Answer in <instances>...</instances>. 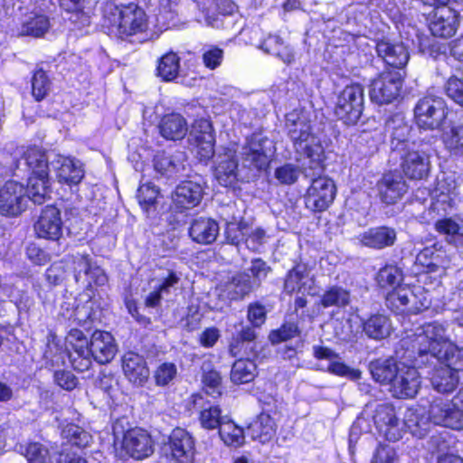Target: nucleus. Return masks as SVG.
<instances>
[{
  "label": "nucleus",
  "instance_id": "18",
  "mask_svg": "<svg viewBox=\"0 0 463 463\" xmlns=\"http://www.w3.org/2000/svg\"><path fill=\"white\" fill-rule=\"evenodd\" d=\"M171 456L177 463H194L195 443L192 435L182 428L175 429L169 437Z\"/></svg>",
  "mask_w": 463,
  "mask_h": 463
},
{
  "label": "nucleus",
  "instance_id": "27",
  "mask_svg": "<svg viewBox=\"0 0 463 463\" xmlns=\"http://www.w3.org/2000/svg\"><path fill=\"white\" fill-rule=\"evenodd\" d=\"M186 156L182 151H175L173 154L159 152L154 157V168L156 173L163 176L173 177L184 174L185 170Z\"/></svg>",
  "mask_w": 463,
  "mask_h": 463
},
{
  "label": "nucleus",
  "instance_id": "14",
  "mask_svg": "<svg viewBox=\"0 0 463 463\" xmlns=\"http://www.w3.org/2000/svg\"><path fill=\"white\" fill-rule=\"evenodd\" d=\"M28 197L24 186L15 181H8L0 190V212L16 216L26 207Z\"/></svg>",
  "mask_w": 463,
  "mask_h": 463
},
{
  "label": "nucleus",
  "instance_id": "53",
  "mask_svg": "<svg viewBox=\"0 0 463 463\" xmlns=\"http://www.w3.org/2000/svg\"><path fill=\"white\" fill-rule=\"evenodd\" d=\"M62 436L67 439L71 445L78 448L87 447L91 440V436L89 432L74 424L67 425L62 430Z\"/></svg>",
  "mask_w": 463,
  "mask_h": 463
},
{
  "label": "nucleus",
  "instance_id": "50",
  "mask_svg": "<svg viewBox=\"0 0 463 463\" xmlns=\"http://www.w3.org/2000/svg\"><path fill=\"white\" fill-rule=\"evenodd\" d=\"M411 296V288L399 287L386 296L387 307L396 313H406L408 297Z\"/></svg>",
  "mask_w": 463,
  "mask_h": 463
},
{
  "label": "nucleus",
  "instance_id": "48",
  "mask_svg": "<svg viewBox=\"0 0 463 463\" xmlns=\"http://www.w3.org/2000/svg\"><path fill=\"white\" fill-rule=\"evenodd\" d=\"M249 225L241 216H232L227 222L225 229V238L228 243L239 245L247 234Z\"/></svg>",
  "mask_w": 463,
  "mask_h": 463
},
{
  "label": "nucleus",
  "instance_id": "51",
  "mask_svg": "<svg viewBox=\"0 0 463 463\" xmlns=\"http://www.w3.org/2000/svg\"><path fill=\"white\" fill-rule=\"evenodd\" d=\"M50 28L49 19L45 15H35L30 17L22 25L21 35L33 37L43 36Z\"/></svg>",
  "mask_w": 463,
  "mask_h": 463
},
{
  "label": "nucleus",
  "instance_id": "11",
  "mask_svg": "<svg viewBox=\"0 0 463 463\" xmlns=\"http://www.w3.org/2000/svg\"><path fill=\"white\" fill-rule=\"evenodd\" d=\"M238 167L236 150L221 147L214 159V176L218 183L225 187L233 186L238 181Z\"/></svg>",
  "mask_w": 463,
  "mask_h": 463
},
{
  "label": "nucleus",
  "instance_id": "64",
  "mask_svg": "<svg viewBox=\"0 0 463 463\" xmlns=\"http://www.w3.org/2000/svg\"><path fill=\"white\" fill-rule=\"evenodd\" d=\"M446 93L456 103L463 107V81L451 77L446 84Z\"/></svg>",
  "mask_w": 463,
  "mask_h": 463
},
{
  "label": "nucleus",
  "instance_id": "5",
  "mask_svg": "<svg viewBox=\"0 0 463 463\" xmlns=\"http://www.w3.org/2000/svg\"><path fill=\"white\" fill-rule=\"evenodd\" d=\"M364 109V89L360 84L346 86L338 95L335 114L346 125H354Z\"/></svg>",
  "mask_w": 463,
  "mask_h": 463
},
{
  "label": "nucleus",
  "instance_id": "12",
  "mask_svg": "<svg viewBox=\"0 0 463 463\" xmlns=\"http://www.w3.org/2000/svg\"><path fill=\"white\" fill-rule=\"evenodd\" d=\"M429 417L436 425L453 430L463 429V411L449 400L434 399L430 406Z\"/></svg>",
  "mask_w": 463,
  "mask_h": 463
},
{
  "label": "nucleus",
  "instance_id": "32",
  "mask_svg": "<svg viewBox=\"0 0 463 463\" xmlns=\"http://www.w3.org/2000/svg\"><path fill=\"white\" fill-rule=\"evenodd\" d=\"M368 368L375 382L391 385L401 368V364L392 357L379 358L371 361Z\"/></svg>",
  "mask_w": 463,
  "mask_h": 463
},
{
  "label": "nucleus",
  "instance_id": "60",
  "mask_svg": "<svg viewBox=\"0 0 463 463\" xmlns=\"http://www.w3.org/2000/svg\"><path fill=\"white\" fill-rule=\"evenodd\" d=\"M404 424L413 436L420 439L427 435L430 426L427 419H425L423 416L420 418L416 414H411L405 420Z\"/></svg>",
  "mask_w": 463,
  "mask_h": 463
},
{
  "label": "nucleus",
  "instance_id": "9",
  "mask_svg": "<svg viewBox=\"0 0 463 463\" xmlns=\"http://www.w3.org/2000/svg\"><path fill=\"white\" fill-rule=\"evenodd\" d=\"M373 422L378 431L389 441H397L402 438L401 422L394 408L389 403L372 405Z\"/></svg>",
  "mask_w": 463,
  "mask_h": 463
},
{
  "label": "nucleus",
  "instance_id": "34",
  "mask_svg": "<svg viewBox=\"0 0 463 463\" xmlns=\"http://www.w3.org/2000/svg\"><path fill=\"white\" fill-rule=\"evenodd\" d=\"M53 153L47 155L41 148L31 146L24 153L22 160L32 170L31 175L44 176V174L49 173L51 169L50 162L53 158Z\"/></svg>",
  "mask_w": 463,
  "mask_h": 463
},
{
  "label": "nucleus",
  "instance_id": "39",
  "mask_svg": "<svg viewBox=\"0 0 463 463\" xmlns=\"http://www.w3.org/2000/svg\"><path fill=\"white\" fill-rule=\"evenodd\" d=\"M458 383V371L449 367H439L431 376L433 388L442 393L452 392Z\"/></svg>",
  "mask_w": 463,
  "mask_h": 463
},
{
  "label": "nucleus",
  "instance_id": "19",
  "mask_svg": "<svg viewBox=\"0 0 463 463\" xmlns=\"http://www.w3.org/2000/svg\"><path fill=\"white\" fill-rule=\"evenodd\" d=\"M381 201L386 204H393L407 192V184L398 172L384 174L376 184Z\"/></svg>",
  "mask_w": 463,
  "mask_h": 463
},
{
  "label": "nucleus",
  "instance_id": "33",
  "mask_svg": "<svg viewBox=\"0 0 463 463\" xmlns=\"http://www.w3.org/2000/svg\"><path fill=\"white\" fill-rule=\"evenodd\" d=\"M158 128L161 136L168 140H180L185 137L188 130L185 118L177 113L164 116Z\"/></svg>",
  "mask_w": 463,
  "mask_h": 463
},
{
  "label": "nucleus",
  "instance_id": "57",
  "mask_svg": "<svg viewBox=\"0 0 463 463\" xmlns=\"http://www.w3.org/2000/svg\"><path fill=\"white\" fill-rule=\"evenodd\" d=\"M430 208L438 213H446L453 206V198L450 192H445L441 187H437L431 195Z\"/></svg>",
  "mask_w": 463,
  "mask_h": 463
},
{
  "label": "nucleus",
  "instance_id": "42",
  "mask_svg": "<svg viewBox=\"0 0 463 463\" xmlns=\"http://www.w3.org/2000/svg\"><path fill=\"white\" fill-rule=\"evenodd\" d=\"M257 375V365L250 358H240L232 367L231 381L235 384L251 382Z\"/></svg>",
  "mask_w": 463,
  "mask_h": 463
},
{
  "label": "nucleus",
  "instance_id": "41",
  "mask_svg": "<svg viewBox=\"0 0 463 463\" xmlns=\"http://www.w3.org/2000/svg\"><path fill=\"white\" fill-rule=\"evenodd\" d=\"M436 231L446 236V241L454 245L462 241L463 238V219L462 218H443L435 223Z\"/></svg>",
  "mask_w": 463,
  "mask_h": 463
},
{
  "label": "nucleus",
  "instance_id": "25",
  "mask_svg": "<svg viewBox=\"0 0 463 463\" xmlns=\"http://www.w3.org/2000/svg\"><path fill=\"white\" fill-rule=\"evenodd\" d=\"M203 194V189L200 182L187 180L176 186L172 198L176 208L184 210L198 205Z\"/></svg>",
  "mask_w": 463,
  "mask_h": 463
},
{
  "label": "nucleus",
  "instance_id": "31",
  "mask_svg": "<svg viewBox=\"0 0 463 463\" xmlns=\"http://www.w3.org/2000/svg\"><path fill=\"white\" fill-rule=\"evenodd\" d=\"M358 241L363 246L380 250L394 244L396 232L385 226L373 228L361 233Z\"/></svg>",
  "mask_w": 463,
  "mask_h": 463
},
{
  "label": "nucleus",
  "instance_id": "43",
  "mask_svg": "<svg viewBox=\"0 0 463 463\" xmlns=\"http://www.w3.org/2000/svg\"><path fill=\"white\" fill-rule=\"evenodd\" d=\"M350 303V290L338 285L329 287L320 297V304L325 308L331 307L344 308Z\"/></svg>",
  "mask_w": 463,
  "mask_h": 463
},
{
  "label": "nucleus",
  "instance_id": "56",
  "mask_svg": "<svg viewBox=\"0 0 463 463\" xmlns=\"http://www.w3.org/2000/svg\"><path fill=\"white\" fill-rule=\"evenodd\" d=\"M444 143L450 153L456 156L463 155V126H454L445 135Z\"/></svg>",
  "mask_w": 463,
  "mask_h": 463
},
{
  "label": "nucleus",
  "instance_id": "36",
  "mask_svg": "<svg viewBox=\"0 0 463 463\" xmlns=\"http://www.w3.org/2000/svg\"><path fill=\"white\" fill-rule=\"evenodd\" d=\"M25 191L29 200L37 204L43 203L51 194L49 173L44 174V176L31 175Z\"/></svg>",
  "mask_w": 463,
  "mask_h": 463
},
{
  "label": "nucleus",
  "instance_id": "40",
  "mask_svg": "<svg viewBox=\"0 0 463 463\" xmlns=\"http://www.w3.org/2000/svg\"><path fill=\"white\" fill-rule=\"evenodd\" d=\"M202 383L205 392L215 398L222 395V379L220 373L213 367L210 361H204L202 364Z\"/></svg>",
  "mask_w": 463,
  "mask_h": 463
},
{
  "label": "nucleus",
  "instance_id": "24",
  "mask_svg": "<svg viewBox=\"0 0 463 463\" xmlns=\"http://www.w3.org/2000/svg\"><path fill=\"white\" fill-rule=\"evenodd\" d=\"M122 369L127 379L136 386H143L149 379L146 361L137 353L128 352L123 355Z\"/></svg>",
  "mask_w": 463,
  "mask_h": 463
},
{
  "label": "nucleus",
  "instance_id": "10",
  "mask_svg": "<svg viewBox=\"0 0 463 463\" xmlns=\"http://www.w3.org/2000/svg\"><path fill=\"white\" fill-rule=\"evenodd\" d=\"M120 445L126 455L137 460L148 458L155 450L150 434L138 428L128 430L124 433Z\"/></svg>",
  "mask_w": 463,
  "mask_h": 463
},
{
  "label": "nucleus",
  "instance_id": "3",
  "mask_svg": "<svg viewBox=\"0 0 463 463\" xmlns=\"http://www.w3.org/2000/svg\"><path fill=\"white\" fill-rule=\"evenodd\" d=\"M414 118L420 128L439 129L447 118L444 100L433 95L424 96L418 100L414 108Z\"/></svg>",
  "mask_w": 463,
  "mask_h": 463
},
{
  "label": "nucleus",
  "instance_id": "6",
  "mask_svg": "<svg viewBox=\"0 0 463 463\" xmlns=\"http://www.w3.org/2000/svg\"><path fill=\"white\" fill-rule=\"evenodd\" d=\"M275 152L271 139L261 134H252L242 147V163L249 168L265 169Z\"/></svg>",
  "mask_w": 463,
  "mask_h": 463
},
{
  "label": "nucleus",
  "instance_id": "23",
  "mask_svg": "<svg viewBox=\"0 0 463 463\" xmlns=\"http://www.w3.org/2000/svg\"><path fill=\"white\" fill-rule=\"evenodd\" d=\"M89 350L99 364L109 363L117 353V345L112 335L107 331L96 330L89 341Z\"/></svg>",
  "mask_w": 463,
  "mask_h": 463
},
{
  "label": "nucleus",
  "instance_id": "44",
  "mask_svg": "<svg viewBox=\"0 0 463 463\" xmlns=\"http://www.w3.org/2000/svg\"><path fill=\"white\" fill-rule=\"evenodd\" d=\"M256 287L247 272H241L234 275L227 283L226 288L231 299H241L249 295Z\"/></svg>",
  "mask_w": 463,
  "mask_h": 463
},
{
  "label": "nucleus",
  "instance_id": "37",
  "mask_svg": "<svg viewBox=\"0 0 463 463\" xmlns=\"http://www.w3.org/2000/svg\"><path fill=\"white\" fill-rule=\"evenodd\" d=\"M431 356L441 364H444V367H449L455 371L463 369V350L458 348L451 341L433 353Z\"/></svg>",
  "mask_w": 463,
  "mask_h": 463
},
{
  "label": "nucleus",
  "instance_id": "55",
  "mask_svg": "<svg viewBox=\"0 0 463 463\" xmlns=\"http://www.w3.org/2000/svg\"><path fill=\"white\" fill-rule=\"evenodd\" d=\"M427 294L421 287L411 288V296L408 297L406 313L417 314L427 309L430 306Z\"/></svg>",
  "mask_w": 463,
  "mask_h": 463
},
{
  "label": "nucleus",
  "instance_id": "13",
  "mask_svg": "<svg viewBox=\"0 0 463 463\" xmlns=\"http://www.w3.org/2000/svg\"><path fill=\"white\" fill-rule=\"evenodd\" d=\"M66 341L72 349L69 354V358L74 370L88 371L92 364L93 356L89 350V340L83 332L76 328L71 329Z\"/></svg>",
  "mask_w": 463,
  "mask_h": 463
},
{
  "label": "nucleus",
  "instance_id": "16",
  "mask_svg": "<svg viewBox=\"0 0 463 463\" xmlns=\"http://www.w3.org/2000/svg\"><path fill=\"white\" fill-rule=\"evenodd\" d=\"M420 387V374L415 367L401 364V368L390 385V392L396 398H413Z\"/></svg>",
  "mask_w": 463,
  "mask_h": 463
},
{
  "label": "nucleus",
  "instance_id": "21",
  "mask_svg": "<svg viewBox=\"0 0 463 463\" xmlns=\"http://www.w3.org/2000/svg\"><path fill=\"white\" fill-rule=\"evenodd\" d=\"M50 165L60 183L78 184L84 176L82 164L79 160L55 154Z\"/></svg>",
  "mask_w": 463,
  "mask_h": 463
},
{
  "label": "nucleus",
  "instance_id": "59",
  "mask_svg": "<svg viewBox=\"0 0 463 463\" xmlns=\"http://www.w3.org/2000/svg\"><path fill=\"white\" fill-rule=\"evenodd\" d=\"M177 369L173 363L161 364L154 373V378L157 386L168 385L176 376Z\"/></svg>",
  "mask_w": 463,
  "mask_h": 463
},
{
  "label": "nucleus",
  "instance_id": "47",
  "mask_svg": "<svg viewBox=\"0 0 463 463\" xmlns=\"http://www.w3.org/2000/svg\"><path fill=\"white\" fill-rule=\"evenodd\" d=\"M403 280V274L400 268L394 265H386L382 268L376 276L378 285L383 288L400 287Z\"/></svg>",
  "mask_w": 463,
  "mask_h": 463
},
{
  "label": "nucleus",
  "instance_id": "29",
  "mask_svg": "<svg viewBox=\"0 0 463 463\" xmlns=\"http://www.w3.org/2000/svg\"><path fill=\"white\" fill-rule=\"evenodd\" d=\"M312 284L313 280L310 278L307 267L299 263L287 273L284 279V291L290 295L295 292L303 295L310 294Z\"/></svg>",
  "mask_w": 463,
  "mask_h": 463
},
{
  "label": "nucleus",
  "instance_id": "1",
  "mask_svg": "<svg viewBox=\"0 0 463 463\" xmlns=\"http://www.w3.org/2000/svg\"><path fill=\"white\" fill-rule=\"evenodd\" d=\"M288 136L299 156L309 159V165L303 167V174L311 179L305 202L313 212H323L333 203L336 187L332 179L321 175L324 171V148L320 139L313 133L307 116L292 111L286 116Z\"/></svg>",
  "mask_w": 463,
  "mask_h": 463
},
{
  "label": "nucleus",
  "instance_id": "58",
  "mask_svg": "<svg viewBox=\"0 0 463 463\" xmlns=\"http://www.w3.org/2000/svg\"><path fill=\"white\" fill-rule=\"evenodd\" d=\"M299 334L300 330L296 323L286 322L279 329L273 330L269 334V338L270 342L275 345L296 337L299 335Z\"/></svg>",
  "mask_w": 463,
  "mask_h": 463
},
{
  "label": "nucleus",
  "instance_id": "30",
  "mask_svg": "<svg viewBox=\"0 0 463 463\" xmlns=\"http://www.w3.org/2000/svg\"><path fill=\"white\" fill-rule=\"evenodd\" d=\"M219 231V224L214 219L199 217L191 222L189 236L199 244L208 245L216 241Z\"/></svg>",
  "mask_w": 463,
  "mask_h": 463
},
{
  "label": "nucleus",
  "instance_id": "28",
  "mask_svg": "<svg viewBox=\"0 0 463 463\" xmlns=\"http://www.w3.org/2000/svg\"><path fill=\"white\" fill-rule=\"evenodd\" d=\"M192 399L194 408L200 409L201 426L206 430L220 429L227 420L226 416H222L220 407L210 402H205L201 394H194Z\"/></svg>",
  "mask_w": 463,
  "mask_h": 463
},
{
  "label": "nucleus",
  "instance_id": "38",
  "mask_svg": "<svg viewBox=\"0 0 463 463\" xmlns=\"http://www.w3.org/2000/svg\"><path fill=\"white\" fill-rule=\"evenodd\" d=\"M363 326L364 334L375 340L386 338L392 331L390 319L382 314L371 316L364 322Z\"/></svg>",
  "mask_w": 463,
  "mask_h": 463
},
{
  "label": "nucleus",
  "instance_id": "8",
  "mask_svg": "<svg viewBox=\"0 0 463 463\" xmlns=\"http://www.w3.org/2000/svg\"><path fill=\"white\" fill-rule=\"evenodd\" d=\"M401 167L405 176L411 180L425 179L430 171V154L415 141L411 146L400 152Z\"/></svg>",
  "mask_w": 463,
  "mask_h": 463
},
{
  "label": "nucleus",
  "instance_id": "63",
  "mask_svg": "<svg viewBox=\"0 0 463 463\" xmlns=\"http://www.w3.org/2000/svg\"><path fill=\"white\" fill-rule=\"evenodd\" d=\"M194 139L196 144L214 145L215 137L212 124L205 119L200 120L194 127Z\"/></svg>",
  "mask_w": 463,
  "mask_h": 463
},
{
  "label": "nucleus",
  "instance_id": "26",
  "mask_svg": "<svg viewBox=\"0 0 463 463\" xmlns=\"http://www.w3.org/2000/svg\"><path fill=\"white\" fill-rule=\"evenodd\" d=\"M375 49L377 55L393 68L402 70L409 61V52L402 43L382 40L377 43Z\"/></svg>",
  "mask_w": 463,
  "mask_h": 463
},
{
  "label": "nucleus",
  "instance_id": "46",
  "mask_svg": "<svg viewBox=\"0 0 463 463\" xmlns=\"http://www.w3.org/2000/svg\"><path fill=\"white\" fill-rule=\"evenodd\" d=\"M372 404H367L361 414L356 418L350 430V446L353 451V442L361 433H370L373 430Z\"/></svg>",
  "mask_w": 463,
  "mask_h": 463
},
{
  "label": "nucleus",
  "instance_id": "22",
  "mask_svg": "<svg viewBox=\"0 0 463 463\" xmlns=\"http://www.w3.org/2000/svg\"><path fill=\"white\" fill-rule=\"evenodd\" d=\"M62 222L61 220L60 211L52 206L48 205L34 224V230L38 237L47 240L58 241L61 236Z\"/></svg>",
  "mask_w": 463,
  "mask_h": 463
},
{
  "label": "nucleus",
  "instance_id": "62",
  "mask_svg": "<svg viewBox=\"0 0 463 463\" xmlns=\"http://www.w3.org/2000/svg\"><path fill=\"white\" fill-rule=\"evenodd\" d=\"M159 194L157 187L151 183L141 184L137 190V197L140 205L146 210L153 205Z\"/></svg>",
  "mask_w": 463,
  "mask_h": 463
},
{
  "label": "nucleus",
  "instance_id": "52",
  "mask_svg": "<svg viewBox=\"0 0 463 463\" xmlns=\"http://www.w3.org/2000/svg\"><path fill=\"white\" fill-rule=\"evenodd\" d=\"M302 172L299 165L285 163L275 169L274 177L279 184L291 185L298 181Z\"/></svg>",
  "mask_w": 463,
  "mask_h": 463
},
{
  "label": "nucleus",
  "instance_id": "4",
  "mask_svg": "<svg viewBox=\"0 0 463 463\" xmlns=\"http://www.w3.org/2000/svg\"><path fill=\"white\" fill-rule=\"evenodd\" d=\"M404 77V71H383L371 82L369 90L371 100L377 104L392 103L400 96Z\"/></svg>",
  "mask_w": 463,
  "mask_h": 463
},
{
  "label": "nucleus",
  "instance_id": "49",
  "mask_svg": "<svg viewBox=\"0 0 463 463\" xmlns=\"http://www.w3.org/2000/svg\"><path fill=\"white\" fill-rule=\"evenodd\" d=\"M219 435L227 446L237 448L244 443L243 430L229 420L219 429Z\"/></svg>",
  "mask_w": 463,
  "mask_h": 463
},
{
  "label": "nucleus",
  "instance_id": "17",
  "mask_svg": "<svg viewBox=\"0 0 463 463\" xmlns=\"http://www.w3.org/2000/svg\"><path fill=\"white\" fill-rule=\"evenodd\" d=\"M450 342L447 328L443 324L432 322L422 326V334L419 335V354L430 355Z\"/></svg>",
  "mask_w": 463,
  "mask_h": 463
},
{
  "label": "nucleus",
  "instance_id": "7",
  "mask_svg": "<svg viewBox=\"0 0 463 463\" xmlns=\"http://www.w3.org/2000/svg\"><path fill=\"white\" fill-rule=\"evenodd\" d=\"M74 279L82 283L86 288L92 285L104 286L108 282V276L92 258L87 253L77 252L69 257Z\"/></svg>",
  "mask_w": 463,
  "mask_h": 463
},
{
  "label": "nucleus",
  "instance_id": "35",
  "mask_svg": "<svg viewBox=\"0 0 463 463\" xmlns=\"http://www.w3.org/2000/svg\"><path fill=\"white\" fill-rule=\"evenodd\" d=\"M247 430L252 439L266 443L275 436L277 424L271 415L260 413Z\"/></svg>",
  "mask_w": 463,
  "mask_h": 463
},
{
  "label": "nucleus",
  "instance_id": "54",
  "mask_svg": "<svg viewBox=\"0 0 463 463\" xmlns=\"http://www.w3.org/2000/svg\"><path fill=\"white\" fill-rule=\"evenodd\" d=\"M51 90V81L43 69L37 70L32 78V94L37 101L43 100Z\"/></svg>",
  "mask_w": 463,
  "mask_h": 463
},
{
  "label": "nucleus",
  "instance_id": "20",
  "mask_svg": "<svg viewBox=\"0 0 463 463\" xmlns=\"http://www.w3.org/2000/svg\"><path fill=\"white\" fill-rule=\"evenodd\" d=\"M387 132L390 133L391 148L393 151L402 152L411 146V132L412 126L402 114L392 116L385 125Z\"/></svg>",
  "mask_w": 463,
  "mask_h": 463
},
{
  "label": "nucleus",
  "instance_id": "45",
  "mask_svg": "<svg viewBox=\"0 0 463 463\" xmlns=\"http://www.w3.org/2000/svg\"><path fill=\"white\" fill-rule=\"evenodd\" d=\"M180 71V57L174 52L163 55L156 67V75L164 81H172L177 78Z\"/></svg>",
  "mask_w": 463,
  "mask_h": 463
},
{
  "label": "nucleus",
  "instance_id": "15",
  "mask_svg": "<svg viewBox=\"0 0 463 463\" xmlns=\"http://www.w3.org/2000/svg\"><path fill=\"white\" fill-rule=\"evenodd\" d=\"M458 14L447 4L434 6L430 30L434 36L449 38L456 33L458 26Z\"/></svg>",
  "mask_w": 463,
  "mask_h": 463
},
{
  "label": "nucleus",
  "instance_id": "61",
  "mask_svg": "<svg viewBox=\"0 0 463 463\" xmlns=\"http://www.w3.org/2000/svg\"><path fill=\"white\" fill-rule=\"evenodd\" d=\"M25 456L29 463H52L49 450L38 442L27 446Z\"/></svg>",
  "mask_w": 463,
  "mask_h": 463
},
{
  "label": "nucleus",
  "instance_id": "2",
  "mask_svg": "<svg viewBox=\"0 0 463 463\" xmlns=\"http://www.w3.org/2000/svg\"><path fill=\"white\" fill-rule=\"evenodd\" d=\"M108 15L111 25L117 28L121 39L142 33L147 27L145 12L134 3L128 5L109 6Z\"/></svg>",
  "mask_w": 463,
  "mask_h": 463
}]
</instances>
